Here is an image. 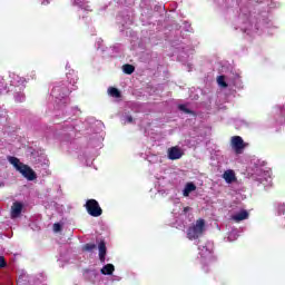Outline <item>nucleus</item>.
I'll use <instances>...</instances> for the list:
<instances>
[{"label":"nucleus","instance_id":"obj_1","mask_svg":"<svg viewBox=\"0 0 285 285\" xmlns=\"http://www.w3.org/2000/svg\"><path fill=\"white\" fill-rule=\"evenodd\" d=\"M68 95H70V89L68 88V85L63 82H56L50 94L53 104L58 108L68 104Z\"/></svg>","mask_w":285,"mask_h":285},{"label":"nucleus","instance_id":"obj_2","mask_svg":"<svg viewBox=\"0 0 285 285\" xmlns=\"http://www.w3.org/2000/svg\"><path fill=\"white\" fill-rule=\"evenodd\" d=\"M8 161L16 168V170H18V173H21L22 177L28 179V181H35V179H37V174L35 170H32L30 166L21 163L19 158L10 156L8 157Z\"/></svg>","mask_w":285,"mask_h":285},{"label":"nucleus","instance_id":"obj_3","mask_svg":"<svg viewBox=\"0 0 285 285\" xmlns=\"http://www.w3.org/2000/svg\"><path fill=\"white\" fill-rule=\"evenodd\" d=\"M213 242L210 240L198 245V252L203 264H210V262L215 259V256H213Z\"/></svg>","mask_w":285,"mask_h":285},{"label":"nucleus","instance_id":"obj_4","mask_svg":"<svg viewBox=\"0 0 285 285\" xmlns=\"http://www.w3.org/2000/svg\"><path fill=\"white\" fill-rule=\"evenodd\" d=\"M206 223L204 219H198L196 224L191 225L187 229V238H189L191 242L193 239H199L202 235H204Z\"/></svg>","mask_w":285,"mask_h":285},{"label":"nucleus","instance_id":"obj_5","mask_svg":"<svg viewBox=\"0 0 285 285\" xmlns=\"http://www.w3.org/2000/svg\"><path fill=\"white\" fill-rule=\"evenodd\" d=\"M230 148L236 155H243L244 149L248 148V142H245L242 136H233L230 138Z\"/></svg>","mask_w":285,"mask_h":285},{"label":"nucleus","instance_id":"obj_6","mask_svg":"<svg viewBox=\"0 0 285 285\" xmlns=\"http://www.w3.org/2000/svg\"><path fill=\"white\" fill-rule=\"evenodd\" d=\"M87 212L91 215V217H101V207L99 203L95 199H89L86 204Z\"/></svg>","mask_w":285,"mask_h":285},{"label":"nucleus","instance_id":"obj_7","mask_svg":"<svg viewBox=\"0 0 285 285\" xmlns=\"http://www.w3.org/2000/svg\"><path fill=\"white\" fill-rule=\"evenodd\" d=\"M10 83L11 86L20 87V90L21 88H26V79L17 73L10 76Z\"/></svg>","mask_w":285,"mask_h":285},{"label":"nucleus","instance_id":"obj_8","mask_svg":"<svg viewBox=\"0 0 285 285\" xmlns=\"http://www.w3.org/2000/svg\"><path fill=\"white\" fill-rule=\"evenodd\" d=\"M168 159L175 160V159H181L184 156V153L179 147H171L167 151Z\"/></svg>","mask_w":285,"mask_h":285},{"label":"nucleus","instance_id":"obj_9","mask_svg":"<svg viewBox=\"0 0 285 285\" xmlns=\"http://www.w3.org/2000/svg\"><path fill=\"white\" fill-rule=\"evenodd\" d=\"M23 210V205L19 202L13 203L11 206V219H17V217L21 216V212Z\"/></svg>","mask_w":285,"mask_h":285},{"label":"nucleus","instance_id":"obj_10","mask_svg":"<svg viewBox=\"0 0 285 285\" xmlns=\"http://www.w3.org/2000/svg\"><path fill=\"white\" fill-rule=\"evenodd\" d=\"M248 217V212L246 209H242L240 212L232 215L233 222L239 224V222H244Z\"/></svg>","mask_w":285,"mask_h":285},{"label":"nucleus","instance_id":"obj_11","mask_svg":"<svg viewBox=\"0 0 285 285\" xmlns=\"http://www.w3.org/2000/svg\"><path fill=\"white\" fill-rule=\"evenodd\" d=\"M195 190H197V185L195 183H187L183 189V196L189 197L190 193H195Z\"/></svg>","mask_w":285,"mask_h":285},{"label":"nucleus","instance_id":"obj_12","mask_svg":"<svg viewBox=\"0 0 285 285\" xmlns=\"http://www.w3.org/2000/svg\"><path fill=\"white\" fill-rule=\"evenodd\" d=\"M98 250H99V259H100L101 264H104L106 262V253H107L106 242L101 240L98 244Z\"/></svg>","mask_w":285,"mask_h":285},{"label":"nucleus","instance_id":"obj_13","mask_svg":"<svg viewBox=\"0 0 285 285\" xmlns=\"http://www.w3.org/2000/svg\"><path fill=\"white\" fill-rule=\"evenodd\" d=\"M275 212L278 217H282L285 214V203H275Z\"/></svg>","mask_w":285,"mask_h":285},{"label":"nucleus","instance_id":"obj_14","mask_svg":"<svg viewBox=\"0 0 285 285\" xmlns=\"http://www.w3.org/2000/svg\"><path fill=\"white\" fill-rule=\"evenodd\" d=\"M100 273L102 275H112V273H115V265L112 264H107L105 265L101 269Z\"/></svg>","mask_w":285,"mask_h":285},{"label":"nucleus","instance_id":"obj_15","mask_svg":"<svg viewBox=\"0 0 285 285\" xmlns=\"http://www.w3.org/2000/svg\"><path fill=\"white\" fill-rule=\"evenodd\" d=\"M223 177L227 184H233V180L235 179V171L226 170Z\"/></svg>","mask_w":285,"mask_h":285},{"label":"nucleus","instance_id":"obj_16","mask_svg":"<svg viewBox=\"0 0 285 285\" xmlns=\"http://www.w3.org/2000/svg\"><path fill=\"white\" fill-rule=\"evenodd\" d=\"M180 219H186L187 222L193 219L190 215V207H184L183 212L180 213Z\"/></svg>","mask_w":285,"mask_h":285},{"label":"nucleus","instance_id":"obj_17","mask_svg":"<svg viewBox=\"0 0 285 285\" xmlns=\"http://www.w3.org/2000/svg\"><path fill=\"white\" fill-rule=\"evenodd\" d=\"M108 95H109L110 97H115L116 99H119V97H121V92L119 91V89L114 88V87H110V88L108 89Z\"/></svg>","mask_w":285,"mask_h":285},{"label":"nucleus","instance_id":"obj_18","mask_svg":"<svg viewBox=\"0 0 285 285\" xmlns=\"http://www.w3.org/2000/svg\"><path fill=\"white\" fill-rule=\"evenodd\" d=\"M262 184L264 186H271L273 184V178H271V173L269 171L265 173V177L262 178Z\"/></svg>","mask_w":285,"mask_h":285},{"label":"nucleus","instance_id":"obj_19","mask_svg":"<svg viewBox=\"0 0 285 285\" xmlns=\"http://www.w3.org/2000/svg\"><path fill=\"white\" fill-rule=\"evenodd\" d=\"M239 237V232L237 229L232 230L227 236V242H235Z\"/></svg>","mask_w":285,"mask_h":285},{"label":"nucleus","instance_id":"obj_20","mask_svg":"<svg viewBox=\"0 0 285 285\" xmlns=\"http://www.w3.org/2000/svg\"><path fill=\"white\" fill-rule=\"evenodd\" d=\"M157 184L160 186V188H166V186L170 184V180H168L166 177H157Z\"/></svg>","mask_w":285,"mask_h":285},{"label":"nucleus","instance_id":"obj_21","mask_svg":"<svg viewBox=\"0 0 285 285\" xmlns=\"http://www.w3.org/2000/svg\"><path fill=\"white\" fill-rule=\"evenodd\" d=\"M217 83H218V86H220V88H228V83L226 82L225 76H219L217 78Z\"/></svg>","mask_w":285,"mask_h":285},{"label":"nucleus","instance_id":"obj_22","mask_svg":"<svg viewBox=\"0 0 285 285\" xmlns=\"http://www.w3.org/2000/svg\"><path fill=\"white\" fill-rule=\"evenodd\" d=\"M122 70L125 75H132V72H135V67L132 65H125Z\"/></svg>","mask_w":285,"mask_h":285},{"label":"nucleus","instance_id":"obj_23","mask_svg":"<svg viewBox=\"0 0 285 285\" xmlns=\"http://www.w3.org/2000/svg\"><path fill=\"white\" fill-rule=\"evenodd\" d=\"M95 248H97V245L89 243L82 247V250H87V253H92Z\"/></svg>","mask_w":285,"mask_h":285},{"label":"nucleus","instance_id":"obj_24","mask_svg":"<svg viewBox=\"0 0 285 285\" xmlns=\"http://www.w3.org/2000/svg\"><path fill=\"white\" fill-rule=\"evenodd\" d=\"M16 101H19L20 104L26 101V95L23 92H18L14 96Z\"/></svg>","mask_w":285,"mask_h":285},{"label":"nucleus","instance_id":"obj_25","mask_svg":"<svg viewBox=\"0 0 285 285\" xmlns=\"http://www.w3.org/2000/svg\"><path fill=\"white\" fill-rule=\"evenodd\" d=\"M178 108L181 112H185V115H191L193 114V111L190 109H188V106H186V105H179Z\"/></svg>","mask_w":285,"mask_h":285},{"label":"nucleus","instance_id":"obj_26","mask_svg":"<svg viewBox=\"0 0 285 285\" xmlns=\"http://www.w3.org/2000/svg\"><path fill=\"white\" fill-rule=\"evenodd\" d=\"M122 121H124V124H132V121H134L132 116L125 114L122 116Z\"/></svg>","mask_w":285,"mask_h":285},{"label":"nucleus","instance_id":"obj_27","mask_svg":"<svg viewBox=\"0 0 285 285\" xmlns=\"http://www.w3.org/2000/svg\"><path fill=\"white\" fill-rule=\"evenodd\" d=\"M71 77H72V73L67 75V79H68L69 83H77V77H75V78H71Z\"/></svg>","mask_w":285,"mask_h":285},{"label":"nucleus","instance_id":"obj_28","mask_svg":"<svg viewBox=\"0 0 285 285\" xmlns=\"http://www.w3.org/2000/svg\"><path fill=\"white\" fill-rule=\"evenodd\" d=\"M8 266V263H6V258L3 256H0V269L6 268Z\"/></svg>","mask_w":285,"mask_h":285},{"label":"nucleus","instance_id":"obj_29","mask_svg":"<svg viewBox=\"0 0 285 285\" xmlns=\"http://www.w3.org/2000/svg\"><path fill=\"white\" fill-rule=\"evenodd\" d=\"M61 230V225L59 223L53 224V232L59 233Z\"/></svg>","mask_w":285,"mask_h":285},{"label":"nucleus","instance_id":"obj_30","mask_svg":"<svg viewBox=\"0 0 285 285\" xmlns=\"http://www.w3.org/2000/svg\"><path fill=\"white\" fill-rule=\"evenodd\" d=\"M51 0H42L41 6H49Z\"/></svg>","mask_w":285,"mask_h":285},{"label":"nucleus","instance_id":"obj_31","mask_svg":"<svg viewBox=\"0 0 285 285\" xmlns=\"http://www.w3.org/2000/svg\"><path fill=\"white\" fill-rule=\"evenodd\" d=\"M186 224H188V222L187 220H185V223L183 224V225H178V227L177 228H186Z\"/></svg>","mask_w":285,"mask_h":285},{"label":"nucleus","instance_id":"obj_32","mask_svg":"<svg viewBox=\"0 0 285 285\" xmlns=\"http://www.w3.org/2000/svg\"><path fill=\"white\" fill-rule=\"evenodd\" d=\"M185 27H186V31L190 32V24L186 23Z\"/></svg>","mask_w":285,"mask_h":285},{"label":"nucleus","instance_id":"obj_33","mask_svg":"<svg viewBox=\"0 0 285 285\" xmlns=\"http://www.w3.org/2000/svg\"><path fill=\"white\" fill-rule=\"evenodd\" d=\"M235 79H239V76H235Z\"/></svg>","mask_w":285,"mask_h":285},{"label":"nucleus","instance_id":"obj_34","mask_svg":"<svg viewBox=\"0 0 285 285\" xmlns=\"http://www.w3.org/2000/svg\"><path fill=\"white\" fill-rule=\"evenodd\" d=\"M90 273H91L92 275H95V272H94V271H90Z\"/></svg>","mask_w":285,"mask_h":285}]
</instances>
